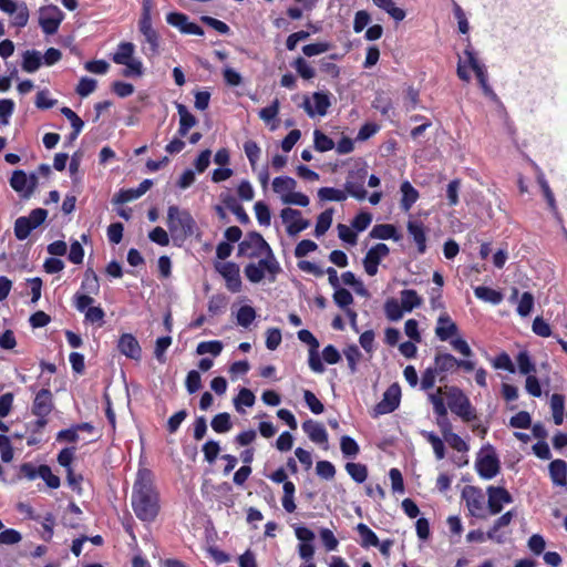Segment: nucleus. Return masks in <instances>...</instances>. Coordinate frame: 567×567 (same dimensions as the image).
Returning a JSON list of instances; mask_svg holds the SVG:
<instances>
[{
  "label": "nucleus",
  "instance_id": "nucleus-1",
  "mask_svg": "<svg viewBox=\"0 0 567 567\" xmlns=\"http://www.w3.org/2000/svg\"><path fill=\"white\" fill-rule=\"evenodd\" d=\"M132 506L135 515L143 522H153L159 513V497L153 485L152 472L141 468L133 486Z\"/></svg>",
  "mask_w": 567,
  "mask_h": 567
},
{
  "label": "nucleus",
  "instance_id": "nucleus-33",
  "mask_svg": "<svg viewBox=\"0 0 567 567\" xmlns=\"http://www.w3.org/2000/svg\"><path fill=\"white\" fill-rule=\"evenodd\" d=\"M400 190L402 193L401 207L403 210L409 212L417 200L419 192L408 181L402 183Z\"/></svg>",
  "mask_w": 567,
  "mask_h": 567
},
{
  "label": "nucleus",
  "instance_id": "nucleus-50",
  "mask_svg": "<svg viewBox=\"0 0 567 567\" xmlns=\"http://www.w3.org/2000/svg\"><path fill=\"white\" fill-rule=\"evenodd\" d=\"M318 197L321 200L343 202L347 199V193L334 187H322L318 190Z\"/></svg>",
  "mask_w": 567,
  "mask_h": 567
},
{
  "label": "nucleus",
  "instance_id": "nucleus-42",
  "mask_svg": "<svg viewBox=\"0 0 567 567\" xmlns=\"http://www.w3.org/2000/svg\"><path fill=\"white\" fill-rule=\"evenodd\" d=\"M295 484L290 481L284 483V496H282V507L287 513H293L296 511L295 504Z\"/></svg>",
  "mask_w": 567,
  "mask_h": 567
},
{
  "label": "nucleus",
  "instance_id": "nucleus-44",
  "mask_svg": "<svg viewBox=\"0 0 567 567\" xmlns=\"http://www.w3.org/2000/svg\"><path fill=\"white\" fill-rule=\"evenodd\" d=\"M333 209L329 208L322 212L317 219L315 235L317 237H321L327 233L332 224Z\"/></svg>",
  "mask_w": 567,
  "mask_h": 567
},
{
  "label": "nucleus",
  "instance_id": "nucleus-40",
  "mask_svg": "<svg viewBox=\"0 0 567 567\" xmlns=\"http://www.w3.org/2000/svg\"><path fill=\"white\" fill-rule=\"evenodd\" d=\"M400 295V302L402 303V307L406 312L412 311L414 308L420 307L422 303V298L413 289H404L401 291Z\"/></svg>",
  "mask_w": 567,
  "mask_h": 567
},
{
  "label": "nucleus",
  "instance_id": "nucleus-63",
  "mask_svg": "<svg viewBox=\"0 0 567 567\" xmlns=\"http://www.w3.org/2000/svg\"><path fill=\"white\" fill-rule=\"evenodd\" d=\"M38 476H40L51 488H58L60 486V478L52 473L48 465L39 466Z\"/></svg>",
  "mask_w": 567,
  "mask_h": 567
},
{
  "label": "nucleus",
  "instance_id": "nucleus-54",
  "mask_svg": "<svg viewBox=\"0 0 567 567\" xmlns=\"http://www.w3.org/2000/svg\"><path fill=\"white\" fill-rule=\"evenodd\" d=\"M254 210L258 223L261 226H269L271 223V214L268 205L261 200L256 202Z\"/></svg>",
  "mask_w": 567,
  "mask_h": 567
},
{
  "label": "nucleus",
  "instance_id": "nucleus-15",
  "mask_svg": "<svg viewBox=\"0 0 567 567\" xmlns=\"http://www.w3.org/2000/svg\"><path fill=\"white\" fill-rule=\"evenodd\" d=\"M487 508L491 515H497L503 511L504 505L513 503V497L507 489L501 486H488Z\"/></svg>",
  "mask_w": 567,
  "mask_h": 567
},
{
  "label": "nucleus",
  "instance_id": "nucleus-7",
  "mask_svg": "<svg viewBox=\"0 0 567 567\" xmlns=\"http://www.w3.org/2000/svg\"><path fill=\"white\" fill-rule=\"evenodd\" d=\"M444 394L447 405L454 414L462 417L464 421H471L476 416L470 399L461 389L456 386H445Z\"/></svg>",
  "mask_w": 567,
  "mask_h": 567
},
{
  "label": "nucleus",
  "instance_id": "nucleus-57",
  "mask_svg": "<svg viewBox=\"0 0 567 567\" xmlns=\"http://www.w3.org/2000/svg\"><path fill=\"white\" fill-rule=\"evenodd\" d=\"M340 449L346 457H355L360 451L358 443L348 435L341 437Z\"/></svg>",
  "mask_w": 567,
  "mask_h": 567
},
{
  "label": "nucleus",
  "instance_id": "nucleus-3",
  "mask_svg": "<svg viewBox=\"0 0 567 567\" xmlns=\"http://www.w3.org/2000/svg\"><path fill=\"white\" fill-rule=\"evenodd\" d=\"M258 258V262H250L245 267L244 272L246 278L252 284H258L268 276L269 280L274 281L281 270L274 252L269 251Z\"/></svg>",
  "mask_w": 567,
  "mask_h": 567
},
{
  "label": "nucleus",
  "instance_id": "nucleus-58",
  "mask_svg": "<svg viewBox=\"0 0 567 567\" xmlns=\"http://www.w3.org/2000/svg\"><path fill=\"white\" fill-rule=\"evenodd\" d=\"M255 400L256 399L254 393L250 390L244 388L239 391L237 398H235L234 404L238 412H243L241 405L250 408L255 404Z\"/></svg>",
  "mask_w": 567,
  "mask_h": 567
},
{
  "label": "nucleus",
  "instance_id": "nucleus-22",
  "mask_svg": "<svg viewBox=\"0 0 567 567\" xmlns=\"http://www.w3.org/2000/svg\"><path fill=\"white\" fill-rule=\"evenodd\" d=\"M118 351L132 360H140L142 349L137 339L132 333H124L120 337L117 342Z\"/></svg>",
  "mask_w": 567,
  "mask_h": 567
},
{
  "label": "nucleus",
  "instance_id": "nucleus-10",
  "mask_svg": "<svg viewBox=\"0 0 567 567\" xmlns=\"http://www.w3.org/2000/svg\"><path fill=\"white\" fill-rule=\"evenodd\" d=\"M468 69L475 74L485 70V65L478 60L471 44L464 50L463 55L458 56L456 73L457 76L465 82H470L471 75Z\"/></svg>",
  "mask_w": 567,
  "mask_h": 567
},
{
  "label": "nucleus",
  "instance_id": "nucleus-9",
  "mask_svg": "<svg viewBox=\"0 0 567 567\" xmlns=\"http://www.w3.org/2000/svg\"><path fill=\"white\" fill-rule=\"evenodd\" d=\"M272 251L264 237L256 231L247 234L246 238L238 246V254L248 258L262 257Z\"/></svg>",
  "mask_w": 567,
  "mask_h": 567
},
{
  "label": "nucleus",
  "instance_id": "nucleus-46",
  "mask_svg": "<svg viewBox=\"0 0 567 567\" xmlns=\"http://www.w3.org/2000/svg\"><path fill=\"white\" fill-rule=\"evenodd\" d=\"M313 144L318 152H328L334 148L336 144L332 138L322 133L320 130L313 132Z\"/></svg>",
  "mask_w": 567,
  "mask_h": 567
},
{
  "label": "nucleus",
  "instance_id": "nucleus-20",
  "mask_svg": "<svg viewBox=\"0 0 567 567\" xmlns=\"http://www.w3.org/2000/svg\"><path fill=\"white\" fill-rule=\"evenodd\" d=\"M166 21L172 27L177 28L182 33L204 35V30L194 22H190L188 17L181 12H171L166 16Z\"/></svg>",
  "mask_w": 567,
  "mask_h": 567
},
{
  "label": "nucleus",
  "instance_id": "nucleus-25",
  "mask_svg": "<svg viewBox=\"0 0 567 567\" xmlns=\"http://www.w3.org/2000/svg\"><path fill=\"white\" fill-rule=\"evenodd\" d=\"M153 185L151 179H144L138 187L122 189L113 198L114 204H125L143 196Z\"/></svg>",
  "mask_w": 567,
  "mask_h": 567
},
{
  "label": "nucleus",
  "instance_id": "nucleus-36",
  "mask_svg": "<svg viewBox=\"0 0 567 567\" xmlns=\"http://www.w3.org/2000/svg\"><path fill=\"white\" fill-rule=\"evenodd\" d=\"M381 10L385 11L395 21H402L405 18V11L395 6L393 0H372Z\"/></svg>",
  "mask_w": 567,
  "mask_h": 567
},
{
  "label": "nucleus",
  "instance_id": "nucleus-8",
  "mask_svg": "<svg viewBox=\"0 0 567 567\" xmlns=\"http://www.w3.org/2000/svg\"><path fill=\"white\" fill-rule=\"evenodd\" d=\"M475 468L484 480L494 478L501 470V464L495 449L491 444L484 445L477 453Z\"/></svg>",
  "mask_w": 567,
  "mask_h": 567
},
{
  "label": "nucleus",
  "instance_id": "nucleus-31",
  "mask_svg": "<svg viewBox=\"0 0 567 567\" xmlns=\"http://www.w3.org/2000/svg\"><path fill=\"white\" fill-rule=\"evenodd\" d=\"M176 109L179 115L178 135L184 137L195 126L196 118L184 104L177 103Z\"/></svg>",
  "mask_w": 567,
  "mask_h": 567
},
{
  "label": "nucleus",
  "instance_id": "nucleus-62",
  "mask_svg": "<svg viewBox=\"0 0 567 567\" xmlns=\"http://www.w3.org/2000/svg\"><path fill=\"white\" fill-rule=\"evenodd\" d=\"M96 86H97L96 80H94L92 78L83 76L79 81V84H78L75 91L81 97H86L95 91Z\"/></svg>",
  "mask_w": 567,
  "mask_h": 567
},
{
  "label": "nucleus",
  "instance_id": "nucleus-55",
  "mask_svg": "<svg viewBox=\"0 0 567 567\" xmlns=\"http://www.w3.org/2000/svg\"><path fill=\"white\" fill-rule=\"evenodd\" d=\"M292 66L305 80H311L316 75L315 69L301 56L293 61Z\"/></svg>",
  "mask_w": 567,
  "mask_h": 567
},
{
  "label": "nucleus",
  "instance_id": "nucleus-43",
  "mask_svg": "<svg viewBox=\"0 0 567 567\" xmlns=\"http://www.w3.org/2000/svg\"><path fill=\"white\" fill-rule=\"evenodd\" d=\"M384 312L389 320L398 321L403 317L404 312L406 311L403 309L402 303L400 301L391 298L386 300L384 305Z\"/></svg>",
  "mask_w": 567,
  "mask_h": 567
},
{
  "label": "nucleus",
  "instance_id": "nucleus-48",
  "mask_svg": "<svg viewBox=\"0 0 567 567\" xmlns=\"http://www.w3.org/2000/svg\"><path fill=\"white\" fill-rule=\"evenodd\" d=\"M210 425L217 433H227L233 426L230 415L226 412L219 413L214 416Z\"/></svg>",
  "mask_w": 567,
  "mask_h": 567
},
{
  "label": "nucleus",
  "instance_id": "nucleus-14",
  "mask_svg": "<svg viewBox=\"0 0 567 567\" xmlns=\"http://www.w3.org/2000/svg\"><path fill=\"white\" fill-rule=\"evenodd\" d=\"M331 106L329 93L315 92L310 97L305 96L302 107L310 117L324 116Z\"/></svg>",
  "mask_w": 567,
  "mask_h": 567
},
{
  "label": "nucleus",
  "instance_id": "nucleus-56",
  "mask_svg": "<svg viewBox=\"0 0 567 567\" xmlns=\"http://www.w3.org/2000/svg\"><path fill=\"white\" fill-rule=\"evenodd\" d=\"M244 152L249 161L252 171L256 169L257 162L260 157V147L254 141H247L244 143Z\"/></svg>",
  "mask_w": 567,
  "mask_h": 567
},
{
  "label": "nucleus",
  "instance_id": "nucleus-45",
  "mask_svg": "<svg viewBox=\"0 0 567 567\" xmlns=\"http://www.w3.org/2000/svg\"><path fill=\"white\" fill-rule=\"evenodd\" d=\"M42 56L40 52L38 51H27L23 54V62H22V69L25 72L33 73L35 72L40 65H41Z\"/></svg>",
  "mask_w": 567,
  "mask_h": 567
},
{
  "label": "nucleus",
  "instance_id": "nucleus-32",
  "mask_svg": "<svg viewBox=\"0 0 567 567\" xmlns=\"http://www.w3.org/2000/svg\"><path fill=\"white\" fill-rule=\"evenodd\" d=\"M457 367V359L451 353H437L434 358V368L440 374L453 372Z\"/></svg>",
  "mask_w": 567,
  "mask_h": 567
},
{
  "label": "nucleus",
  "instance_id": "nucleus-18",
  "mask_svg": "<svg viewBox=\"0 0 567 567\" xmlns=\"http://www.w3.org/2000/svg\"><path fill=\"white\" fill-rule=\"evenodd\" d=\"M216 270L226 281V287L231 292H238L241 289V279L239 274V267L235 262H217L215 265Z\"/></svg>",
  "mask_w": 567,
  "mask_h": 567
},
{
  "label": "nucleus",
  "instance_id": "nucleus-21",
  "mask_svg": "<svg viewBox=\"0 0 567 567\" xmlns=\"http://www.w3.org/2000/svg\"><path fill=\"white\" fill-rule=\"evenodd\" d=\"M516 516L515 511L511 509L499 516L493 524V526L487 530L486 536L489 540H493L497 544H504L506 540V534L502 532L503 528L507 527L513 518Z\"/></svg>",
  "mask_w": 567,
  "mask_h": 567
},
{
  "label": "nucleus",
  "instance_id": "nucleus-64",
  "mask_svg": "<svg viewBox=\"0 0 567 567\" xmlns=\"http://www.w3.org/2000/svg\"><path fill=\"white\" fill-rule=\"evenodd\" d=\"M279 100L276 99L269 106L264 107L259 111V117L266 124H270L275 121L279 113Z\"/></svg>",
  "mask_w": 567,
  "mask_h": 567
},
{
  "label": "nucleus",
  "instance_id": "nucleus-52",
  "mask_svg": "<svg viewBox=\"0 0 567 567\" xmlns=\"http://www.w3.org/2000/svg\"><path fill=\"white\" fill-rule=\"evenodd\" d=\"M518 371L522 374L532 375L536 371V367L532 361L527 351H520L516 358Z\"/></svg>",
  "mask_w": 567,
  "mask_h": 567
},
{
  "label": "nucleus",
  "instance_id": "nucleus-16",
  "mask_svg": "<svg viewBox=\"0 0 567 567\" xmlns=\"http://www.w3.org/2000/svg\"><path fill=\"white\" fill-rule=\"evenodd\" d=\"M463 497L472 516L476 518H485V495L482 489L467 486L463 491Z\"/></svg>",
  "mask_w": 567,
  "mask_h": 567
},
{
  "label": "nucleus",
  "instance_id": "nucleus-60",
  "mask_svg": "<svg viewBox=\"0 0 567 567\" xmlns=\"http://www.w3.org/2000/svg\"><path fill=\"white\" fill-rule=\"evenodd\" d=\"M256 318V311L250 306H243L237 312V322L239 326L247 328Z\"/></svg>",
  "mask_w": 567,
  "mask_h": 567
},
{
  "label": "nucleus",
  "instance_id": "nucleus-59",
  "mask_svg": "<svg viewBox=\"0 0 567 567\" xmlns=\"http://www.w3.org/2000/svg\"><path fill=\"white\" fill-rule=\"evenodd\" d=\"M221 350H223V343L218 340H213V341H203V342L198 343L196 352L200 355L205 354V353H210L214 357H217L220 354Z\"/></svg>",
  "mask_w": 567,
  "mask_h": 567
},
{
  "label": "nucleus",
  "instance_id": "nucleus-2",
  "mask_svg": "<svg viewBox=\"0 0 567 567\" xmlns=\"http://www.w3.org/2000/svg\"><path fill=\"white\" fill-rule=\"evenodd\" d=\"M435 336L441 341H450L453 350L465 358L473 357V351L467 341L458 334V327L447 312H442L436 321Z\"/></svg>",
  "mask_w": 567,
  "mask_h": 567
},
{
  "label": "nucleus",
  "instance_id": "nucleus-4",
  "mask_svg": "<svg viewBox=\"0 0 567 567\" xmlns=\"http://www.w3.org/2000/svg\"><path fill=\"white\" fill-rule=\"evenodd\" d=\"M272 190L276 193L284 205H297L306 207L309 205V197L297 192V182L289 176H278L272 181Z\"/></svg>",
  "mask_w": 567,
  "mask_h": 567
},
{
  "label": "nucleus",
  "instance_id": "nucleus-39",
  "mask_svg": "<svg viewBox=\"0 0 567 567\" xmlns=\"http://www.w3.org/2000/svg\"><path fill=\"white\" fill-rule=\"evenodd\" d=\"M444 388H439L436 392L429 393V400L433 405L434 413L437 416H446L447 415V408L444 403Z\"/></svg>",
  "mask_w": 567,
  "mask_h": 567
},
{
  "label": "nucleus",
  "instance_id": "nucleus-47",
  "mask_svg": "<svg viewBox=\"0 0 567 567\" xmlns=\"http://www.w3.org/2000/svg\"><path fill=\"white\" fill-rule=\"evenodd\" d=\"M225 206L231 210L233 214L236 215L237 219L241 224H248L250 221L249 216L245 212L244 207L236 202L235 198H229V196H225L223 198Z\"/></svg>",
  "mask_w": 567,
  "mask_h": 567
},
{
  "label": "nucleus",
  "instance_id": "nucleus-5",
  "mask_svg": "<svg viewBox=\"0 0 567 567\" xmlns=\"http://www.w3.org/2000/svg\"><path fill=\"white\" fill-rule=\"evenodd\" d=\"M135 45L132 42H121L117 45L112 60L115 64L124 65L123 74L125 76H141L143 75L144 68L140 59L134 56Z\"/></svg>",
  "mask_w": 567,
  "mask_h": 567
},
{
  "label": "nucleus",
  "instance_id": "nucleus-23",
  "mask_svg": "<svg viewBox=\"0 0 567 567\" xmlns=\"http://www.w3.org/2000/svg\"><path fill=\"white\" fill-rule=\"evenodd\" d=\"M53 409L52 393L48 389L40 390L34 398L32 413L35 416H48Z\"/></svg>",
  "mask_w": 567,
  "mask_h": 567
},
{
  "label": "nucleus",
  "instance_id": "nucleus-24",
  "mask_svg": "<svg viewBox=\"0 0 567 567\" xmlns=\"http://www.w3.org/2000/svg\"><path fill=\"white\" fill-rule=\"evenodd\" d=\"M37 177L31 175L30 177L23 171H14L10 179L11 187L18 193H24L30 195L35 187Z\"/></svg>",
  "mask_w": 567,
  "mask_h": 567
},
{
  "label": "nucleus",
  "instance_id": "nucleus-49",
  "mask_svg": "<svg viewBox=\"0 0 567 567\" xmlns=\"http://www.w3.org/2000/svg\"><path fill=\"white\" fill-rule=\"evenodd\" d=\"M351 373L357 372V365L362 359V353L355 344H350L343 350Z\"/></svg>",
  "mask_w": 567,
  "mask_h": 567
},
{
  "label": "nucleus",
  "instance_id": "nucleus-12",
  "mask_svg": "<svg viewBox=\"0 0 567 567\" xmlns=\"http://www.w3.org/2000/svg\"><path fill=\"white\" fill-rule=\"evenodd\" d=\"M0 10L11 17V25L23 28L29 21V9L24 2H16L13 0H0Z\"/></svg>",
  "mask_w": 567,
  "mask_h": 567
},
{
  "label": "nucleus",
  "instance_id": "nucleus-53",
  "mask_svg": "<svg viewBox=\"0 0 567 567\" xmlns=\"http://www.w3.org/2000/svg\"><path fill=\"white\" fill-rule=\"evenodd\" d=\"M34 227L25 216L17 218L14 223V235L19 240H24L31 234Z\"/></svg>",
  "mask_w": 567,
  "mask_h": 567
},
{
  "label": "nucleus",
  "instance_id": "nucleus-11",
  "mask_svg": "<svg viewBox=\"0 0 567 567\" xmlns=\"http://www.w3.org/2000/svg\"><path fill=\"white\" fill-rule=\"evenodd\" d=\"M280 218L286 225V231L290 237H296L310 226V220L305 219L300 210L291 207L281 209Z\"/></svg>",
  "mask_w": 567,
  "mask_h": 567
},
{
  "label": "nucleus",
  "instance_id": "nucleus-28",
  "mask_svg": "<svg viewBox=\"0 0 567 567\" xmlns=\"http://www.w3.org/2000/svg\"><path fill=\"white\" fill-rule=\"evenodd\" d=\"M408 231L413 237L419 252L424 254L426 250V235L423 224L417 220H410L408 223Z\"/></svg>",
  "mask_w": 567,
  "mask_h": 567
},
{
  "label": "nucleus",
  "instance_id": "nucleus-30",
  "mask_svg": "<svg viewBox=\"0 0 567 567\" xmlns=\"http://www.w3.org/2000/svg\"><path fill=\"white\" fill-rule=\"evenodd\" d=\"M344 188L347 196L350 195L359 200H363L367 197L363 176H349L346 182Z\"/></svg>",
  "mask_w": 567,
  "mask_h": 567
},
{
  "label": "nucleus",
  "instance_id": "nucleus-29",
  "mask_svg": "<svg viewBox=\"0 0 567 567\" xmlns=\"http://www.w3.org/2000/svg\"><path fill=\"white\" fill-rule=\"evenodd\" d=\"M142 35H143V41H142L143 53L148 58L157 55L159 52V34H158V32L154 29L148 32L142 33Z\"/></svg>",
  "mask_w": 567,
  "mask_h": 567
},
{
  "label": "nucleus",
  "instance_id": "nucleus-13",
  "mask_svg": "<svg viewBox=\"0 0 567 567\" xmlns=\"http://www.w3.org/2000/svg\"><path fill=\"white\" fill-rule=\"evenodd\" d=\"M64 19V13L54 4H50L40 9L39 23L42 31L47 34H54L61 22Z\"/></svg>",
  "mask_w": 567,
  "mask_h": 567
},
{
  "label": "nucleus",
  "instance_id": "nucleus-41",
  "mask_svg": "<svg viewBox=\"0 0 567 567\" xmlns=\"http://www.w3.org/2000/svg\"><path fill=\"white\" fill-rule=\"evenodd\" d=\"M550 409L554 423L560 425L564 421L565 398L561 394L554 393L550 398Z\"/></svg>",
  "mask_w": 567,
  "mask_h": 567
},
{
  "label": "nucleus",
  "instance_id": "nucleus-19",
  "mask_svg": "<svg viewBox=\"0 0 567 567\" xmlns=\"http://www.w3.org/2000/svg\"><path fill=\"white\" fill-rule=\"evenodd\" d=\"M389 252L390 249L385 244H377L375 246L371 247L363 259L365 272L369 276H375L380 261L385 258Z\"/></svg>",
  "mask_w": 567,
  "mask_h": 567
},
{
  "label": "nucleus",
  "instance_id": "nucleus-6",
  "mask_svg": "<svg viewBox=\"0 0 567 567\" xmlns=\"http://www.w3.org/2000/svg\"><path fill=\"white\" fill-rule=\"evenodd\" d=\"M167 227L172 234L188 237L194 235L196 223L188 210L169 206L167 209Z\"/></svg>",
  "mask_w": 567,
  "mask_h": 567
},
{
  "label": "nucleus",
  "instance_id": "nucleus-61",
  "mask_svg": "<svg viewBox=\"0 0 567 567\" xmlns=\"http://www.w3.org/2000/svg\"><path fill=\"white\" fill-rule=\"evenodd\" d=\"M333 300L338 307L342 309H350L349 306L353 302L351 292L344 288L334 289Z\"/></svg>",
  "mask_w": 567,
  "mask_h": 567
},
{
  "label": "nucleus",
  "instance_id": "nucleus-17",
  "mask_svg": "<svg viewBox=\"0 0 567 567\" xmlns=\"http://www.w3.org/2000/svg\"><path fill=\"white\" fill-rule=\"evenodd\" d=\"M401 400V388L398 383L391 384L383 393L382 400L374 408V415H383L398 409Z\"/></svg>",
  "mask_w": 567,
  "mask_h": 567
},
{
  "label": "nucleus",
  "instance_id": "nucleus-37",
  "mask_svg": "<svg viewBox=\"0 0 567 567\" xmlns=\"http://www.w3.org/2000/svg\"><path fill=\"white\" fill-rule=\"evenodd\" d=\"M370 237L375 239H394L399 240V236L396 234V228L390 224H379L375 225L370 231Z\"/></svg>",
  "mask_w": 567,
  "mask_h": 567
},
{
  "label": "nucleus",
  "instance_id": "nucleus-26",
  "mask_svg": "<svg viewBox=\"0 0 567 567\" xmlns=\"http://www.w3.org/2000/svg\"><path fill=\"white\" fill-rule=\"evenodd\" d=\"M549 476L555 486L567 487V463L557 458L549 463Z\"/></svg>",
  "mask_w": 567,
  "mask_h": 567
},
{
  "label": "nucleus",
  "instance_id": "nucleus-35",
  "mask_svg": "<svg viewBox=\"0 0 567 567\" xmlns=\"http://www.w3.org/2000/svg\"><path fill=\"white\" fill-rule=\"evenodd\" d=\"M474 295L476 298L492 305H499L503 300V295L499 291L485 286L476 287L474 289Z\"/></svg>",
  "mask_w": 567,
  "mask_h": 567
},
{
  "label": "nucleus",
  "instance_id": "nucleus-38",
  "mask_svg": "<svg viewBox=\"0 0 567 567\" xmlns=\"http://www.w3.org/2000/svg\"><path fill=\"white\" fill-rule=\"evenodd\" d=\"M421 435L431 444L436 460H443L445 457V446L443 440L435 433L430 431H421Z\"/></svg>",
  "mask_w": 567,
  "mask_h": 567
},
{
  "label": "nucleus",
  "instance_id": "nucleus-27",
  "mask_svg": "<svg viewBox=\"0 0 567 567\" xmlns=\"http://www.w3.org/2000/svg\"><path fill=\"white\" fill-rule=\"evenodd\" d=\"M302 430L312 442L317 444L328 443V433L319 422L307 420L302 423Z\"/></svg>",
  "mask_w": 567,
  "mask_h": 567
},
{
  "label": "nucleus",
  "instance_id": "nucleus-51",
  "mask_svg": "<svg viewBox=\"0 0 567 567\" xmlns=\"http://www.w3.org/2000/svg\"><path fill=\"white\" fill-rule=\"evenodd\" d=\"M346 471L357 483H363L368 477L367 466L360 463H347Z\"/></svg>",
  "mask_w": 567,
  "mask_h": 567
},
{
  "label": "nucleus",
  "instance_id": "nucleus-34",
  "mask_svg": "<svg viewBox=\"0 0 567 567\" xmlns=\"http://www.w3.org/2000/svg\"><path fill=\"white\" fill-rule=\"evenodd\" d=\"M355 529L360 536V545L362 547L369 548L377 547L379 545L377 534L369 526L363 523H359Z\"/></svg>",
  "mask_w": 567,
  "mask_h": 567
}]
</instances>
